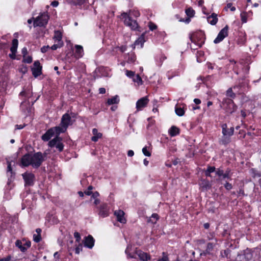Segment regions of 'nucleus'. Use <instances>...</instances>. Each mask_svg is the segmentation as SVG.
<instances>
[{
    "mask_svg": "<svg viewBox=\"0 0 261 261\" xmlns=\"http://www.w3.org/2000/svg\"><path fill=\"white\" fill-rule=\"evenodd\" d=\"M99 214L102 217H106L109 215L107 205L106 204H103L100 206Z\"/></svg>",
    "mask_w": 261,
    "mask_h": 261,
    "instance_id": "obj_22",
    "label": "nucleus"
},
{
    "mask_svg": "<svg viewBox=\"0 0 261 261\" xmlns=\"http://www.w3.org/2000/svg\"><path fill=\"white\" fill-rule=\"evenodd\" d=\"M62 141V139L61 137L56 136L48 142V145L50 147H56L59 152H61L64 148Z\"/></svg>",
    "mask_w": 261,
    "mask_h": 261,
    "instance_id": "obj_7",
    "label": "nucleus"
},
{
    "mask_svg": "<svg viewBox=\"0 0 261 261\" xmlns=\"http://www.w3.org/2000/svg\"><path fill=\"white\" fill-rule=\"evenodd\" d=\"M157 261H169L168 255L163 252L162 253V257L161 258L159 259Z\"/></svg>",
    "mask_w": 261,
    "mask_h": 261,
    "instance_id": "obj_42",
    "label": "nucleus"
},
{
    "mask_svg": "<svg viewBox=\"0 0 261 261\" xmlns=\"http://www.w3.org/2000/svg\"><path fill=\"white\" fill-rule=\"evenodd\" d=\"M224 187L227 190H230L232 188V186L231 184L229 183V182H226L225 184H224Z\"/></svg>",
    "mask_w": 261,
    "mask_h": 261,
    "instance_id": "obj_52",
    "label": "nucleus"
},
{
    "mask_svg": "<svg viewBox=\"0 0 261 261\" xmlns=\"http://www.w3.org/2000/svg\"><path fill=\"white\" fill-rule=\"evenodd\" d=\"M41 240V237L40 234H34L33 235V240L36 242H39Z\"/></svg>",
    "mask_w": 261,
    "mask_h": 261,
    "instance_id": "obj_41",
    "label": "nucleus"
},
{
    "mask_svg": "<svg viewBox=\"0 0 261 261\" xmlns=\"http://www.w3.org/2000/svg\"><path fill=\"white\" fill-rule=\"evenodd\" d=\"M224 172L226 173V174L227 175V176H228L231 178L232 173L231 172V170L230 169L227 168L225 172Z\"/></svg>",
    "mask_w": 261,
    "mask_h": 261,
    "instance_id": "obj_59",
    "label": "nucleus"
},
{
    "mask_svg": "<svg viewBox=\"0 0 261 261\" xmlns=\"http://www.w3.org/2000/svg\"><path fill=\"white\" fill-rule=\"evenodd\" d=\"M145 34L143 33L137 40L135 41L134 44L132 45L133 48H135V46L137 45H141V47H143V44L145 42V40L144 39Z\"/></svg>",
    "mask_w": 261,
    "mask_h": 261,
    "instance_id": "obj_17",
    "label": "nucleus"
},
{
    "mask_svg": "<svg viewBox=\"0 0 261 261\" xmlns=\"http://www.w3.org/2000/svg\"><path fill=\"white\" fill-rule=\"evenodd\" d=\"M64 43H55V44L51 46V49L52 50H56L58 48H60L63 46Z\"/></svg>",
    "mask_w": 261,
    "mask_h": 261,
    "instance_id": "obj_40",
    "label": "nucleus"
},
{
    "mask_svg": "<svg viewBox=\"0 0 261 261\" xmlns=\"http://www.w3.org/2000/svg\"><path fill=\"white\" fill-rule=\"evenodd\" d=\"M48 19L49 17L47 14L45 13H42L34 20V26L35 27L44 26L47 23Z\"/></svg>",
    "mask_w": 261,
    "mask_h": 261,
    "instance_id": "obj_6",
    "label": "nucleus"
},
{
    "mask_svg": "<svg viewBox=\"0 0 261 261\" xmlns=\"http://www.w3.org/2000/svg\"><path fill=\"white\" fill-rule=\"evenodd\" d=\"M224 173V171L218 168L216 170V174L220 178L221 177V176L222 175L223 173Z\"/></svg>",
    "mask_w": 261,
    "mask_h": 261,
    "instance_id": "obj_51",
    "label": "nucleus"
},
{
    "mask_svg": "<svg viewBox=\"0 0 261 261\" xmlns=\"http://www.w3.org/2000/svg\"><path fill=\"white\" fill-rule=\"evenodd\" d=\"M227 8H230V10L231 11H234L236 10V8L233 6H232V5L231 3H228L227 4Z\"/></svg>",
    "mask_w": 261,
    "mask_h": 261,
    "instance_id": "obj_55",
    "label": "nucleus"
},
{
    "mask_svg": "<svg viewBox=\"0 0 261 261\" xmlns=\"http://www.w3.org/2000/svg\"><path fill=\"white\" fill-rule=\"evenodd\" d=\"M220 179L222 180L225 179H230L231 178L228 176H227V175L226 174V173L224 172L222 175L221 176V177H220Z\"/></svg>",
    "mask_w": 261,
    "mask_h": 261,
    "instance_id": "obj_58",
    "label": "nucleus"
},
{
    "mask_svg": "<svg viewBox=\"0 0 261 261\" xmlns=\"http://www.w3.org/2000/svg\"><path fill=\"white\" fill-rule=\"evenodd\" d=\"M75 57L76 59H79L82 58L84 55V50L83 47L80 45H75Z\"/></svg>",
    "mask_w": 261,
    "mask_h": 261,
    "instance_id": "obj_16",
    "label": "nucleus"
},
{
    "mask_svg": "<svg viewBox=\"0 0 261 261\" xmlns=\"http://www.w3.org/2000/svg\"><path fill=\"white\" fill-rule=\"evenodd\" d=\"M142 152L145 156H150L151 155V153L148 150L147 147H144L143 148Z\"/></svg>",
    "mask_w": 261,
    "mask_h": 261,
    "instance_id": "obj_43",
    "label": "nucleus"
},
{
    "mask_svg": "<svg viewBox=\"0 0 261 261\" xmlns=\"http://www.w3.org/2000/svg\"><path fill=\"white\" fill-rule=\"evenodd\" d=\"M51 129H53V132H54V134L56 135L57 136H58L61 133H64L67 129L65 127L61 125L52 127Z\"/></svg>",
    "mask_w": 261,
    "mask_h": 261,
    "instance_id": "obj_21",
    "label": "nucleus"
},
{
    "mask_svg": "<svg viewBox=\"0 0 261 261\" xmlns=\"http://www.w3.org/2000/svg\"><path fill=\"white\" fill-rule=\"evenodd\" d=\"M71 124V118L70 115L67 113L64 114L61 118L60 125L64 126L67 129L68 126Z\"/></svg>",
    "mask_w": 261,
    "mask_h": 261,
    "instance_id": "obj_13",
    "label": "nucleus"
},
{
    "mask_svg": "<svg viewBox=\"0 0 261 261\" xmlns=\"http://www.w3.org/2000/svg\"><path fill=\"white\" fill-rule=\"evenodd\" d=\"M48 48H49V46L48 45L44 46L42 47H41V51L42 53H45L47 51Z\"/></svg>",
    "mask_w": 261,
    "mask_h": 261,
    "instance_id": "obj_54",
    "label": "nucleus"
},
{
    "mask_svg": "<svg viewBox=\"0 0 261 261\" xmlns=\"http://www.w3.org/2000/svg\"><path fill=\"white\" fill-rule=\"evenodd\" d=\"M132 246L128 245L125 249V253L127 257L131 258H136L137 256L142 261H148L150 259V256L147 253L144 252L141 250H136L135 252L132 253Z\"/></svg>",
    "mask_w": 261,
    "mask_h": 261,
    "instance_id": "obj_3",
    "label": "nucleus"
},
{
    "mask_svg": "<svg viewBox=\"0 0 261 261\" xmlns=\"http://www.w3.org/2000/svg\"><path fill=\"white\" fill-rule=\"evenodd\" d=\"M200 188L203 190H207L210 189L211 185L208 180H203L200 184Z\"/></svg>",
    "mask_w": 261,
    "mask_h": 261,
    "instance_id": "obj_27",
    "label": "nucleus"
},
{
    "mask_svg": "<svg viewBox=\"0 0 261 261\" xmlns=\"http://www.w3.org/2000/svg\"><path fill=\"white\" fill-rule=\"evenodd\" d=\"M148 27H149V29L151 31H153L154 30H155L156 29V28H157L156 25L154 23H153L152 22H149Z\"/></svg>",
    "mask_w": 261,
    "mask_h": 261,
    "instance_id": "obj_50",
    "label": "nucleus"
},
{
    "mask_svg": "<svg viewBox=\"0 0 261 261\" xmlns=\"http://www.w3.org/2000/svg\"><path fill=\"white\" fill-rule=\"evenodd\" d=\"M51 5L54 7H56L59 5V2L57 1H55L51 2Z\"/></svg>",
    "mask_w": 261,
    "mask_h": 261,
    "instance_id": "obj_62",
    "label": "nucleus"
},
{
    "mask_svg": "<svg viewBox=\"0 0 261 261\" xmlns=\"http://www.w3.org/2000/svg\"><path fill=\"white\" fill-rule=\"evenodd\" d=\"M23 61L24 63H31L32 62V58L31 56L23 57Z\"/></svg>",
    "mask_w": 261,
    "mask_h": 261,
    "instance_id": "obj_47",
    "label": "nucleus"
},
{
    "mask_svg": "<svg viewBox=\"0 0 261 261\" xmlns=\"http://www.w3.org/2000/svg\"><path fill=\"white\" fill-rule=\"evenodd\" d=\"M236 261H245L244 253L238 254L236 258Z\"/></svg>",
    "mask_w": 261,
    "mask_h": 261,
    "instance_id": "obj_44",
    "label": "nucleus"
},
{
    "mask_svg": "<svg viewBox=\"0 0 261 261\" xmlns=\"http://www.w3.org/2000/svg\"><path fill=\"white\" fill-rule=\"evenodd\" d=\"M213 247H214V245H213V243H208L207 244V247H206V249L205 251L203 253H201L200 254V255H205L206 254H209L210 252L213 250Z\"/></svg>",
    "mask_w": 261,
    "mask_h": 261,
    "instance_id": "obj_30",
    "label": "nucleus"
},
{
    "mask_svg": "<svg viewBox=\"0 0 261 261\" xmlns=\"http://www.w3.org/2000/svg\"><path fill=\"white\" fill-rule=\"evenodd\" d=\"M166 59V57L164 55L161 54L158 58L156 59V61L160 65H161L163 61Z\"/></svg>",
    "mask_w": 261,
    "mask_h": 261,
    "instance_id": "obj_36",
    "label": "nucleus"
},
{
    "mask_svg": "<svg viewBox=\"0 0 261 261\" xmlns=\"http://www.w3.org/2000/svg\"><path fill=\"white\" fill-rule=\"evenodd\" d=\"M62 35L60 31H55V34L53 37L55 43H63L62 40Z\"/></svg>",
    "mask_w": 261,
    "mask_h": 261,
    "instance_id": "obj_20",
    "label": "nucleus"
},
{
    "mask_svg": "<svg viewBox=\"0 0 261 261\" xmlns=\"http://www.w3.org/2000/svg\"><path fill=\"white\" fill-rule=\"evenodd\" d=\"M244 255L245 261H261V256L257 251L247 249L244 251Z\"/></svg>",
    "mask_w": 261,
    "mask_h": 261,
    "instance_id": "obj_4",
    "label": "nucleus"
},
{
    "mask_svg": "<svg viewBox=\"0 0 261 261\" xmlns=\"http://www.w3.org/2000/svg\"><path fill=\"white\" fill-rule=\"evenodd\" d=\"M119 101V98L118 96L116 95L111 98L108 99L107 103L108 105H113L118 103Z\"/></svg>",
    "mask_w": 261,
    "mask_h": 261,
    "instance_id": "obj_28",
    "label": "nucleus"
},
{
    "mask_svg": "<svg viewBox=\"0 0 261 261\" xmlns=\"http://www.w3.org/2000/svg\"><path fill=\"white\" fill-rule=\"evenodd\" d=\"M8 166H7V175L11 178L14 175V173L13 172L12 168L11 167V163L10 162H8Z\"/></svg>",
    "mask_w": 261,
    "mask_h": 261,
    "instance_id": "obj_31",
    "label": "nucleus"
},
{
    "mask_svg": "<svg viewBox=\"0 0 261 261\" xmlns=\"http://www.w3.org/2000/svg\"><path fill=\"white\" fill-rule=\"evenodd\" d=\"M134 155V152L132 150H129L127 151V155L128 156L132 157Z\"/></svg>",
    "mask_w": 261,
    "mask_h": 261,
    "instance_id": "obj_63",
    "label": "nucleus"
},
{
    "mask_svg": "<svg viewBox=\"0 0 261 261\" xmlns=\"http://www.w3.org/2000/svg\"><path fill=\"white\" fill-rule=\"evenodd\" d=\"M187 15L189 17H193L194 15V11L191 8H189L186 10Z\"/></svg>",
    "mask_w": 261,
    "mask_h": 261,
    "instance_id": "obj_39",
    "label": "nucleus"
},
{
    "mask_svg": "<svg viewBox=\"0 0 261 261\" xmlns=\"http://www.w3.org/2000/svg\"><path fill=\"white\" fill-rule=\"evenodd\" d=\"M247 15L248 14L246 12H243L241 13L240 16L243 23H246L247 21Z\"/></svg>",
    "mask_w": 261,
    "mask_h": 261,
    "instance_id": "obj_35",
    "label": "nucleus"
},
{
    "mask_svg": "<svg viewBox=\"0 0 261 261\" xmlns=\"http://www.w3.org/2000/svg\"><path fill=\"white\" fill-rule=\"evenodd\" d=\"M92 133L93 135V136L91 138V140L92 141L96 142L98 141V139L102 137V134L98 133L96 128H93L92 129Z\"/></svg>",
    "mask_w": 261,
    "mask_h": 261,
    "instance_id": "obj_24",
    "label": "nucleus"
},
{
    "mask_svg": "<svg viewBox=\"0 0 261 261\" xmlns=\"http://www.w3.org/2000/svg\"><path fill=\"white\" fill-rule=\"evenodd\" d=\"M138 17L140 16V13L137 10L129 11V13H122L120 18L123 19L125 25L129 27L132 30H139V25L136 20L132 19L131 16Z\"/></svg>",
    "mask_w": 261,
    "mask_h": 261,
    "instance_id": "obj_2",
    "label": "nucleus"
},
{
    "mask_svg": "<svg viewBox=\"0 0 261 261\" xmlns=\"http://www.w3.org/2000/svg\"><path fill=\"white\" fill-rule=\"evenodd\" d=\"M136 59V55L132 53L128 54L127 62L129 63H133Z\"/></svg>",
    "mask_w": 261,
    "mask_h": 261,
    "instance_id": "obj_34",
    "label": "nucleus"
},
{
    "mask_svg": "<svg viewBox=\"0 0 261 261\" xmlns=\"http://www.w3.org/2000/svg\"><path fill=\"white\" fill-rule=\"evenodd\" d=\"M215 167H211V166H210V167H208L206 171H208L209 173H212V172H214L215 171Z\"/></svg>",
    "mask_w": 261,
    "mask_h": 261,
    "instance_id": "obj_57",
    "label": "nucleus"
},
{
    "mask_svg": "<svg viewBox=\"0 0 261 261\" xmlns=\"http://www.w3.org/2000/svg\"><path fill=\"white\" fill-rule=\"evenodd\" d=\"M47 154L37 152L33 154L27 153L21 158V164L24 167L31 165L34 168H39L45 160Z\"/></svg>",
    "mask_w": 261,
    "mask_h": 261,
    "instance_id": "obj_1",
    "label": "nucleus"
},
{
    "mask_svg": "<svg viewBox=\"0 0 261 261\" xmlns=\"http://www.w3.org/2000/svg\"><path fill=\"white\" fill-rule=\"evenodd\" d=\"M22 176L24 181V186L25 187L34 185L35 181V175L34 174L27 172L23 173Z\"/></svg>",
    "mask_w": 261,
    "mask_h": 261,
    "instance_id": "obj_9",
    "label": "nucleus"
},
{
    "mask_svg": "<svg viewBox=\"0 0 261 261\" xmlns=\"http://www.w3.org/2000/svg\"><path fill=\"white\" fill-rule=\"evenodd\" d=\"M31 245V242L29 240L23 239L22 240H17L15 242V246L22 252H25Z\"/></svg>",
    "mask_w": 261,
    "mask_h": 261,
    "instance_id": "obj_8",
    "label": "nucleus"
},
{
    "mask_svg": "<svg viewBox=\"0 0 261 261\" xmlns=\"http://www.w3.org/2000/svg\"><path fill=\"white\" fill-rule=\"evenodd\" d=\"M99 195V193L97 192H95L92 194L91 198L93 199H97V197Z\"/></svg>",
    "mask_w": 261,
    "mask_h": 261,
    "instance_id": "obj_60",
    "label": "nucleus"
},
{
    "mask_svg": "<svg viewBox=\"0 0 261 261\" xmlns=\"http://www.w3.org/2000/svg\"><path fill=\"white\" fill-rule=\"evenodd\" d=\"M75 5H82L85 2V0H71Z\"/></svg>",
    "mask_w": 261,
    "mask_h": 261,
    "instance_id": "obj_45",
    "label": "nucleus"
},
{
    "mask_svg": "<svg viewBox=\"0 0 261 261\" xmlns=\"http://www.w3.org/2000/svg\"><path fill=\"white\" fill-rule=\"evenodd\" d=\"M54 256L55 258V261H60V255L58 252H56L54 254Z\"/></svg>",
    "mask_w": 261,
    "mask_h": 261,
    "instance_id": "obj_56",
    "label": "nucleus"
},
{
    "mask_svg": "<svg viewBox=\"0 0 261 261\" xmlns=\"http://www.w3.org/2000/svg\"><path fill=\"white\" fill-rule=\"evenodd\" d=\"M133 80L135 83H137L138 85L142 84V80L139 74L135 75L133 77Z\"/></svg>",
    "mask_w": 261,
    "mask_h": 261,
    "instance_id": "obj_33",
    "label": "nucleus"
},
{
    "mask_svg": "<svg viewBox=\"0 0 261 261\" xmlns=\"http://www.w3.org/2000/svg\"><path fill=\"white\" fill-rule=\"evenodd\" d=\"M226 95L227 96L231 98H234L236 94L232 92V88H229L226 91Z\"/></svg>",
    "mask_w": 261,
    "mask_h": 261,
    "instance_id": "obj_38",
    "label": "nucleus"
},
{
    "mask_svg": "<svg viewBox=\"0 0 261 261\" xmlns=\"http://www.w3.org/2000/svg\"><path fill=\"white\" fill-rule=\"evenodd\" d=\"M54 135H55L53 129H49L47 132L42 136L41 138L44 141H48Z\"/></svg>",
    "mask_w": 261,
    "mask_h": 261,
    "instance_id": "obj_19",
    "label": "nucleus"
},
{
    "mask_svg": "<svg viewBox=\"0 0 261 261\" xmlns=\"http://www.w3.org/2000/svg\"><path fill=\"white\" fill-rule=\"evenodd\" d=\"M228 30V25H226L219 32L217 37L214 40V42L217 44L222 41L224 39V38L227 36Z\"/></svg>",
    "mask_w": 261,
    "mask_h": 261,
    "instance_id": "obj_10",
    "label": "nucleus"
},
{
    "mask_svg": "<svg viewBox=\"0 0 261 261\" xmlns=\"http://www.w3.org/2000/svg\"><path fill=\"white\" fill-rule=\"evenodd\" d=\"M20 96H24L27 97L29 96L28 93L25 91L21 92L20 93Z\"/></svg>",
    "mask_w": 261,
    "mask_h": 261,
    "instance_id": "obj_64",
    "label": "nucleus"
},
{
    "mask_svg": "<svg viewBox=\"0 0 261 261\" xmlns=\"http://www.w3.org/2000/svg\"><path fill=\"white\" fill-rule=\"evenodd\" d=\"M179 133V129L175 126H172L169 129V134L172 137L175 136L177 135H178Z\"/></svg>",
    "mask_w": 261,
    "mask_h": 261,
    "instance_id": "obj_26",
    "label": "nucleus"
},
{
    "mask_svg": "<svg viewBox=\"0 0 261 261\" xmlns=\"http://www.w3.org/2000/svg\"><path fill=\"white\" fill-rule=\"evenodd\" d=\"M230 141V139L227 136H223V138L220 141L221 143L223 144H227Z\"/></svg>",
    "mask_w": 261,
    "mask_h": 261,
    "instance_id": "obj_37",
    "label": "nucleus"
},
{
    "mask_svg": "<svg viewBox=\"0 0 261 261\" xmlns=\"http://www.w3.org/2000/svg\"><path fill=\"white\" fill-rule=\"evenodd\" d=\"M148 102L149 99L146 96L139 99L136 102V109L137 111H141L144 108L147 106Z\"/></svg>",
    "mask_w": 261,
    "mask_h": 261,
    "instance_id": "obj_12",
    "label": "nucleus"
},
{
    "mask_svg": "<svg viewBox=\"0 0 261 261\" xmlns=\"http://www.w3.org/2000/svg\"><path fill=\"white\" fill-rule=\"evenodd\" d=\"M233 127H231L229 129H227L226 124L222 125V134L223 136H231L233 134Z\"/></svg>",
    "mask_w": 261,
    "mask_h": 261,
    "instance_id": "obj_18",
    "label": "nucleus"
},
{
    "mask_svg": "<svg viewBox=\"0 0 261 261\" xmlns=\"http://www.w3.org/2000/svg\"><path fill=\"white\" fill-rule=\"evenodd\" d=\"M175 111L176 114L179 116H182L185 114V111L184 108L178 107L177 106L175 108Z\"/></svg>",
    "mask_w": 261,
    "mask_h": 261,
    "instance_id": "obj_32",
    "label": "nucleus"
},
{
    "mask_svg": "<svg viewBox=\"0 0 261 261\" xmlns=\"http://www.w3.org/2000/svg\"><path fill=\"white\" fill-rule=\"evenodd\" d=\"M27 105H29V102L28 101H23L21 102L20 107L22 110L25 111L24 106Z\"/></svg>",
    "mask_w": 261,
    "mask_h": 261,
    "instance_id": "obj_53",
    "label": "nucleus"
},
{
    "mask_svg": "<svg viewBox=\"0 0 261 261\" xmlns=\"http://www.w3.org/2000/svg\"><path fill=\"white\" fill-rule=\"evenodd\" d=\"M83 246L81 244L79 243L78 246L75 249V252L76 254H79L82 250Z\"/></svg>",
    "mask_w": 261,
    "mask_h": 261,
    "instance_id": "obj_48",
    "label": "nucleus"
},
{
    "mask_svg": "<svg viewBox=\"0 0 261 261\" xmlns=\"http://www.w3.org/2000/svg\"><path fill=\"white\" fill-rule=\"evenodd\" d=\"M74 237L76 239V242L80 243L81 239L80 234L77 232H75L74 233Z\"/></svg>",
    "mask_w": 261,
    "mask_h": 261,
    "instance_id": "obj_49",
    "label": "nucleus"
},
{
    "mask_svg": "<svg viewBox=\"0 0 261 261\" xmlns=\"http://www.w3.org/2000/svg\"><path fill=\"white\" fill-rule=\"evenodd\" d=\"M250 173L251 176L255 178L261 176V173L258 171L257 169L254 168H251L250 170Z\"/></svg>",
    "mask_w": 261,
    "mask_h": 261,
    "instance_id": "obj_29",
    "label": "nucleus"
},
{
    "mask_svg": "<svg viewBox=\"0 0 261 261\" xmlns=\"http://www.w3.org/2000/svg\"><path fill=\"white\" fill-rule=\"evenodd\" d=\"M207 21L212 25H215L218 21L217 15L214 13L207 18Z\"/></svg>",
    "mask_w": 261,
    "mask_h": 261,
    "instance_id": "obj_23",
    "label": "nucleus"
},
{
    "mask_svg": "<svg viewBox=\"0 0 261 261\" xmlns=\"http://www.w3.org/2000/svg\"><path fill=\"white\" fill-rule=\"evenodd\" d=\"M224 109L228 113L231 114L236 111L237 107L234 103L233 101L229 98H225L222 101Z\"/></svg>",
    "mask_w": 261,
    "mask_h": 261,
    "instance_id": "obj_5",
    "label": "nucleus"
},
{
    "mask_svg": "<svg viewBox=\"0 0 261 261\" xmlns=\"http://www.w3.org/2000/svg\"><path fill=\"white\" fill-rule=\"evenodd\" d=\"M125 72L126 75L128 77L133 78L135 75V72L134 71L126 70Z\"/></svg>",
    "mask_w": 261,
    "mask_h": 261,
    "instance_id": "obj_46",
    "label": "nucleus"
},
{
    "mask_svg": "<svg viewBox=\"0 0 261 261\" xmlns=\"http://www.w3.org/2000/svg\"><path fill=\"white\" fill-rule=\"evenodd\" d=\"M84 245L85 246L91 249L94 245V240L93 238L90 235L85 237Z\"/></svg>",
    "mask_w": 261,
    "mask_h": 261,
    "instance_id": "obj_15",
    "label": "nucleus"
},
{
    "mask_svg": "<svg viewBox=\"0 0 261 261\" xmlns=\"http://www.w3.org/2000/svg\"><path fill=\"white\" fill-rule=\"evenodd\" d=\"M22 54L23 55V57H24L25 56H26L27 54V49L26 47H23L22 49Z\"/></svg>",
    "mask_w": 261,
    "mask_h": 261,
    "instance_id": "obj_61",
    "label": "nucleus"
},
{
    "mask_svg": "<svg viewBox=\"0 0 261 261\" xmlns=\"http://www.w3.org/2000/svg\"><path fill=\"white\" fill-rule=\"evenodd\" d=\"M18 41L16 39H14L12 40V46L10 48V50L12 54H16L17 49L18 47Z\"/></svg>",
    "mask_w": 261,
    "mask_h": 261,
    "instance_id": "obj_25",
    "label": "nucleus"
},
{
    "mask_svg": "<svg viewBox=\"0 0 261 261\" xmlns=\"http://www.w3.org/2000/svg\"><path fill=\"white\" fill-rule=\"evenodd\" d=\"M42 67L39 61H36L34 63V67L32 68V74L35 77L41 74Z\"/></svg>",
    "mask_w": 261,
    "mask_h": 261,
    "instance_id": "obj_11",
    "label": "nucleus"
},
{
    "mask_svg": "<svg viewBox=\"0 0 261 261\" xmlns=\"http://www.w3.org/2000/svg\"><path fill=\"white\" fill-rule=\"evenodd\" d=\"M114 215L117 217V220L118 221L121 223H126V219L124 217V213L122 210H118L115 211L114 212Z\"/></svg>",
    "mask_w": 261,
    "mask_h": 261,
    "instance_id": "obj_14",
    "label": "nucleus"
}]
</instances>
